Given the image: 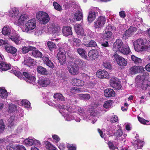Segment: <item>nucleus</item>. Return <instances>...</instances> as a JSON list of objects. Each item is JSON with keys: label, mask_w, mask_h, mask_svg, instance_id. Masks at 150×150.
<instances>
[{"label": "nucleus", "mask_w": 150, "mask_h": 150, "mask_svg": "<svg viewBox=\"0 0 150 150\" xmlns=\"http://www.w3.org/2000/svg\"><path fill=\"white\" fill-rule=\"evenodd\" d=\"M118 120V118L117 116L113 115L111 116L110 121L112 123H115L117 122Z\"/></svg>", "instance_id": "nucleus-62"}, {"label": "nucleus", "mask_w": 150, "mask_h": 150, "mask_svg": "<svg viewBox=\"0 0 150 150\" xmlns=\"http://www.w3.org/2000/svg\"><path fill=\"white\" fill-rule=\"evenodd\" d=\"M33 139H26L24 140V143L27 146H31L33 145Z\"/></svg>", "instance_id": "nucleus-51"}, {"label": "nucleus", "mask_w": 150, "mask_h": 150, "mask_svg": "<svg viewBox=\"0 0 150 150\" xmlns=\"http://www.w3.org/2000/svg\"><path fill=\"white\" fill-rule=\"evenodd\" d=\"M47 45L51 51L54 49L55 48L56 45L55 44L51 41H48L47 43Z\"/></svg>", "instance_id": "nucleus-52"}, {"label": "nucleus", "mask_w": 150, "mask_h": 150, "mask_svg": "<svg viewBox=\"0 0 150 150\" xmlns=\"http://www.w3.org/2000/svg\"><path fill=\"white\" fill-rule=\"evenodd\" d=\"M28 19V16L25 14L21 15L19 17L16 18V19L15 21V23L16 24L23 25L27 21Z\"/></svg>", "instance_id": "nucleus-17"}, {"label": "nucleus", "mask_w": 150, "mask_h": 150, "mask_svg": "<svg viewBox=\"0 0 150 150\" xmlns=\"http://www.w3.org/2000/svg\"><path fill=\"white\" fill-rule=\"evenodd\" d=\"M83 18L82 10L81 9L76 11L74 15V20L77 21H80Z\"/></svg>", "instance_id": "nucleus-33"}, {"label": "nucleus", "mask_w": 150, "mask_h": 150, "mask_svg": "<svg viewBox=\"0 0 150 150\" xmlns=\"http://www.w3.org/2000/svg\"><path fill=\"white\" fill-rule=\"evenodd\" d=\"M50 83V80L48 78L42 76L40 77L38 81V84L42 87L47 86Z\"/></svg>", "instance_id": "nucleus-18"}, {"label": "nucleus", "mask_w": 150, "mask_h": 150, "mask_svg": "<svg viewBox=\"0 0 150 150\" xmlns=\"http://www.w3.org/2000/svg\"><path fill=\"white\" fill-rule=\"evenodd\" d=\"M10 68V65L0 61V69L2 71H6L9 69Z\"/></svg>", "instance_id": "nucleus-39"}, {"label": "nucleus", "mask_w": 150, "mask_h": 150, "mask_svg": "<svg viewBox=\"0 0 150 150\" xmlns=\"http://www.w3.org/2000/svg\"><path fill=\"white\" fill-rule=\"evenodd\" d=\"M106 21V18L105 16H99L94 22V27L96 28H101L104 25Z\"/></svg>", "instance_id": "nucleus-10"}, {"label": "nucleus", "mask_w": 150, "mask_h": 150, "mask_svg": "<svg viewBox=\"0 0 150 150\" xmlns=\"http://www.w3.org/2000/svg\"><path fill=\"white\" fill-rule=\"evenodd\" d=\"M16 105L13 104H10L8 108V111L9 112H11L15 111L17 108Z\"/></svg>", "instance_id": "nucleus-53"}, {"label": "nucleus", "mask_w": 150, "mask_h": 150, "mask_svg": "<svg viewBox=\"0 0 150 150\" xmlns=\"http://www.w3.org/2000/svg\"><path fill=\"white\" fill-rule=\"evenodd\" d=\"M9 37L11 40L17 45L19 44L21 42L22 40L21 38L16 33L15 31L14 33H11Z\"/></svg>", "instance_id": "nucleus-20"}, {"label": "nucleus", "mask_w": 150, "mask_h": 150, "mask_svg": "<svg viewBox=\"0 0 150 150\" xmlns=\"http://www.w3.org/2000/svg\"><path fill=\"white\" fill-rule=\"evenodd\" d=\"M110 86L116 90L120 89L122 87L121 82L116 78L112 77L110 81Z\"/></svg>", "instance_id": "nucleus-12"}, {"label": "nucleus", "mask_w": 150, "mask_h": 150, "mask_svg": "<svg viewBox=\"0 0 150 150\" xmlns=\"http://www.w3.org/2000/svg\"><path fill=\"white\" fill-rule=\"evenodd\" d=\"M34 49L31 50V51H30L29 53L31 54L34 57H41L42 56V53L40 52L38 50H36V48L34 47Z\"/></svg>", "instance_id": "nucleus-34"}, {"label": "nucleus", "mask_w": 150, "mask_h": 150, "mask_svg": "<svg viewBox=\"0 0 150 150\" xmlns=\"http://www.w3.org/2000/svg\"><path fill=\"white\" fill-rule=\"evenodd\" d=\"M96 76L100 78H109V75L106 71L103 70H99L96 72Z\"/></svg>", "instance_id": "nucleus-24"}, {"label": "nucleus", "mask_w": 150, "mask_h": 150, "mask_svg": "<svg viewBox=\"0 0 150 150\" xmlns=\"http://www.w3.org/2000/svg\"><path fill=\"white\" fill-rule=\"evenodd\" d=\"M113 57L117 64L120 66H125L127 64V61L121 56H120L117 54H115Z\"/></svg>", "instance_id": "nucleus-14"}, {"label": "nucleus", "mask_w": 150, "mask_h": 150, "mask_svg": "<svg viewBox=\"0 0 150 150\" xmlns=\"http://www.w3.org/2000/svg\"><path fill=\"white\" fill-rule=\"evenodd\" d=\"M99 55V52L96 50H91L88 53V56L93 59L98 58Z\"/></svg>", "instance_id": "nucleus-25"}, {"label": "nucleus", "mask_w": 150, "mask_h": 150, "mask_svg": "<svg viewBox=\"0 0 150 150\" xmlns=\"http://www.w3.org/2000/svg\"><path fill=\"white\" fill-rule=\"evenodd\" d=\"M66 52L63 49L60 50L58 52L57 57L61 64L65 63L66 61Z\"/></svg>", "instance_id": "nucleus-15"}, {"label": "nucleus", "mask_w": 150, "mask_h": 150, "mask_svg": "<svg viewBox=\"0 0 150 150\" xmlns=\"http://www.w3.org/2000/svg\"><path fill=\"white\" fill-rule=\"evenodd\" d=\"M53 5L54 8L60 11L62 9V7L57 2L54 1L53 3Z\"/></svg>", "instance_id": "nucleus-57"}, {"label": "nucleus", "mask_w": 150, "mask_h": 150, "mask_svg": "<svg viewBox=\"0 0 150 150\" xmlns=\"http://www.w3.org/2000/svg\"><path fill=\"white\" fill-rule=\"evenodd\" d=\"M130 71L132 74H135L144 71V68L141 66H134L130 69Z\"/></svg>", "instance_id": "nucleus-23"}, {"label": "nucleus", "mask_w": 150, "mask_h": 150, "mask_svg": "<svg viewBox=\"0 0 150 150\" xmlns=\"http://www.w3.org/2000/svg\"><path fill=\"white\" fill-rule=\"evenodd\" d=\"M76 51L82 57L85 59L87 58V52L85 49L79 48L76 49Z\"/></svg>", "instance_id": "nucleus-30"}, {"label": "nucleus", "mask_w": 150, "mask_h": 150, "mask_svg": "<svg viewBox=\"0 0 150 150\" xmlns=\"http://www.w3.org/2000/svg\"><path fill=\"white\" fill-rule=\"evenodd\" d=\"M53 97L54 98H57L61 101L65 100V98L61 93H57L54 95Z\"/></svg>", "instance_id": "nucleus-48"}, {"label": "nucleus", "mask_w": 150, "mask_h": 150, "mask_svg": "<svg viewBox=\"0 0 150 150\" xmlns=\"http://www.w3.org/2000/svg\"><path fill=\"white\" fill-rule=\"evenodd\" d=\"M103 66L105 68L110 69L112 68V66L110 63L108 62H105L103 63Z\"/></svg>", "instance_id": "nucleus-61"}, {"label": "nucleus", "mask_w": 150, "mask_h": 150, "mask_svg": "<svg viewBox=\"0 0 150 150\" xmlns=\"http://www.w3.org/2000/svg\"><path fill=\"white\" fill-rule=\"evenodd\" d=\"M5 49L8 52L12 54L13 56H16L17 50L14 47L10 45H6L5 46Z\"/></svg>", "instance_id": "nucleus-28"}, {"label": "nucleus", "mask_w": 150, "mask_h": 150, "mask_svg": "<svg viewBox=\"0 0 150 150\" xmlns=\"http://www.w3.org/2000/svg\"><path fill=\"white\" fill-rule=\"evenodd\" d=\"M142 19L141 18H136L134 21V24H135L136 26L140 25L142 23Z\"/></svg>", "instance_id": "nucleus-59"}, {"label": "nucleus", "mask_w": 150, "mask_h": 150, "mask_svg": "<svg viewBox=\"0 0 150 150\" xmlns=\"http://www.w3.org/2000/svg\"><path fill=\"white\" fill-rule=\"evenodd\" d=\"M81 91L82 90L81 88H79L72 87L70 89V92L73 93L81 92Z\"/></svg>", "instance_id": "nucleus-49"}, {"label": "nucleus", "mask_w": 150, "mask_h": 150, "mask_svg": "<svg viewBox=\"0 0 150 150\" xmlns=\"http://www.w3.org/2000/svg\"><path fill=\"white\" fill-rule=\"evenodd\" d=\"M112 100H110L106 101L103 104V107L105 108H109L112 106Z\"/></svg>", "instance_id": "nucleus-47"}, {"label": "nucleus", "mask_w": 150, "mask_h": 150, "mask_svg": "<svg viewBox=\"0 0 150 150\" xmlns=\"http://www.w3.org/2000/svg\"><path fill=\"white\" fill-rule=\"evenodd\" d=\"M137 31V29L136 28L133 27H130L127 30H126L123 35V38L126 39L131 36L134 32Z\"/></svg>", "instance_id": "nucleus-19"}, {"label": "nucleus", "mask_w": 150, "mask_h": 150, "mask_svg": "<svg viewBox=\"0 0 150 150\" xmlns=\"http://www.w3.org/2000/svg\"><path fill=\"white\" fill-rule=\"evenodd\" d=\"M119 51L124 54H127L131 52L130 49L127 44L123 45Z\"/></svg>", "instance_id": "nucleus-31"}, {"label": "nucleus", "mask_w": 150, "mask_h": 150, "mask_svg": "<svg viewBox=\"0 0 150 150\" xmlns=\"http://www.w3.org/2000/svg\"><path fill=\"white\" fill-rule=\"evenodd\" d=\"M67 68L69 71L72 75H75L79 72V67L76 64L74 63L73 64L69 65Z\"/></svg>", "instance_id": "nucleus-16"}, {"label": "nucleus", "mask_w": 150, "mask_h": 150, "mask_svg": "<svg viewBox=\"0 0 150 150\" xmlns=\"http://www.w3.org/2000/svg\"><path fill=\"white\" fill-rule=\"evenodd\" d=\"M32 32H33L34 34L36 36H38L42 34V32L41 31L38 29H34L33 30H32Z\"/></svg>", "instance_id": "nucleus-60"}, {"label": "nucleus", "mask_w": 150, "mask_h": 150, "mask_svg": "<svg viewBox=\"0 0 150 150\" xmlns=\"http://www.w3.org/2000/svg\"><path fill=\"white\" fill-rule=\"evenodd\" d=\"M78 112L80 115L83 116L84 120L88 121L91 120L93 124L97 120V117L96 116V113L94 111L92 112L89 111H85L84 109L80 108L78 109Z\"/></svg>", "instance_id": "nucleus-2"}, {"label": "nucleus", "mask_w": 150, "mask_h": 150, "mask_svg": "<svg viewBox=\"0 0 150 150\" xmlns=\"http://www.w3.org/2000/svg\"><path fill=\"white\" fill-rule=\"evenodd\" d=\"M2 33L5 35H7L10 36L11 33H14L15 30H11L8 26H4L2 30Z\"/></svg>", "instance_id": "nucleus-27"}, {"label": "nucleus", "mask_w": 150, "mask_h": 150, "mask_svg": "<svg viewBox=\"0 0 150 150\" xmlns=\"http://www.w3.org/2000/svg\"><path fill=\"white\" fill-rule=\"evenodd\" d=\"M42 59L44 63L50 68H53L54 67V65L51 61L49 59V58L46 56H44L42 57Z\"/></svg>", "instance_id": "nucleus-35"}, {"label": "nucleus", "mask_w": 150, "mask_h": 150, "mask_svg": "<svg viewBox=\"0 0 150 150\" xmlns=\"http://www.w3.org/2000/svg\"><path fill=\"white\" fill-rule=\"evenodd\" d=\"M14 74L18 78L21 79L22 77L24 76L27 79V81L32 83L35 82L36 81V78L35 77L29 74L28 72H23V74L21 72L17 70L13 71Z\"/></svg>", "instance_id": "nucleus-4"}, {"label": "nucleus", "mask_w": 150, "mask_h": 150, "mask_svg": "<svg viewBox=\"0 0 150 150\" xmlns=\"http://www.w3.org/2000/svg\"><path fill=\"white\" fill-rule=\"evenodd\" d=\"M21 104L28 109H29L30 107V102L26 100H23L21 102Z\"/></svg>", "instance_id": "nucleus-45"}, {"label": "nucleus", "mask_w": 150, "mask_h": 150, "mask_svg": "<svg viewBox=\"0 0 150 150\" xmlns=\"http://www.w3.org/2000/svg\"><path fill=\"white\" fill-rule=\"evenodd\" d=\"M123 45L122 41L120 39H117L116 41L114 43L113 45V50L114 51H119L121 49Z\"/></svg>", "instance_id": "nucleus-22"}, {"label": "nucleus", "mask_w": 150, "mask_h": 150, "mask_svg": "<svg viewBox=\"0 0 150 150\" xmlns=\"http://www.w3.org/2000/svg\"><path fill=\"white\" fill-rule=\"evenodd\" d=\"M78 7V5L76 2L73 0H65L64 1V4L63 7L65 9L70 8L71 7L76 8Z\"/></svg>", "instance_id": "nucleus-13"}, {"label": "nucleus", "mask_w": 150, "mask_h": 150, "mask_svg": "<svg viewBox=\"0 0 150 150\" xmlns=\"http://www.w3.org/2000/svg\"><path fill=\"white\" fill-rule=\"evenodd\" d=\"M138 119L139 121L142 124L146 125H150V123H149L148 121L145 120L143 118H141L139 116H138Z\"/></svg>", "instance_id": "nucleus-55"}, {"label": "nucleus", "mask_w": 150, "mask_h": 150, "mask_svg": "<svg viewBox=\"0 0 150 150\" xmlns=\"http://www.w3.org/2000/svg\"><path fill=\"white\" fill-rule=\"evenodd\" d=\"M104 95L106 97H114L115 95V92L111 88H107L104 91Z\"/></svg>", "instance_id": "nucleus-29"}, {"label": "nucleus", "mask_w": 150, "mask_h": 150, "mask_svg": "<svg viewBox=\"0 0 150 150\" xmlns=\"http://www.w3.org/2000/svg\"><path fill=\"white\" fill-rule=\"evenodd\" d=\"M36 16L40 23L43 24L47 23L50 20L47 13L43 11H39L37 13Z\"/></svg>", "instance_id": "nucleus-5"}, {"label": "nucleus", "mask_w": 150, "mask_h": 150, "mask_svg": "<svg viewBox=\"0 0 150 150\" xmlns=\"http://www.w3.org/2000/svg\"><path fill=\"white\" fill-rule=\"evenodd\" d=\"M99 9L97 8H91L89 10L88 17V21L89 22L93 21L98 15Z\"/></svg>", "instance_id": "nucleus-9"}, {"label": "nucleus", "mask_w": 150, "mask_h": 150, "mask_svg": "<svg viewBox=\"0 0 150 150\" xmlns=\"http://www.w3.org/2000/svg\"><path fill=\"white\" fill-rule=\"evenodd\" d=\"M97 46V44L96 42L94 40H91L88 43L87 45V47H95Z\"/></svg>", "instance_id": "nucleus-58"}, {"label": "nucleus", "mask_w": 150, "mask_h": 150, "mask_svg": "<svg viewBox=\"0 0 150 150\" xmlns=\"http://www.w3.org/2000/svg\"><path fill=\"white\" fill-rule=\"evenodd\" d=\"M35 61L33 59H32L30 57L25 58L24 63V64L27 65L29 67L33 66L35 64Z\"/></svg>", "instance_id": "nucleus-36"}, {"label": "nucleus", "mask_w": 150, "mask_h": 150, "mask_svg": "<svg viewBox=\"0 0 150 150\" xmlns=\"http://www.w3.org/2000/svg\"><path fill=\"white\" fill-rule=\"evenodd\" d=\"M74 28L75 31L78 35L82 36L85 35L81 25L79 24H76Z\"/></svg>", "instance_id": "nucleus-26"}, {"label": "nucleus", "mask_w": 150, "mask_h": 150, "mask_svg": "<svg viewBox=\"0 0 150 150\" xmlns=\"http://www.w3.org/2000/svg\"><path fill=\"white\" fill-rule=\"evenodd\" d=\"M132 60L134 61L136 64H139L142 62L141 59L139 58L135 57L134 55L131 56Z\"/></svg>", "instance_id": "nucleus-46"}, {"label": "nucleus", "mask_w": 150, "mask_h": 150, "mask_svg": "<svg viewBox=\"0 0 150 150\" xmlns=\"http://www.w3.org/2000/svg\"><path fill=\"white\" fill-rule=\"evenodd\" d=\"M44 144L47 149L49 150H56L57 148L50 142L46 141L45 142Z\"/></svg>", "instance_id": "nucleus-42"}, {"label": "nucleus", "mask_w": 150, "mask_h": 150, "mask_svg": "<svg viewBox=\"0 0 150 150\" xmlns=\"http://www.w3.org/2000/svg\"><path fill=\"white\" fill-rule=\"evenodd\" d=\"M133 44L135 50L137 52L143 51L145 47L144 41L142 39H137L134 42Z\"/></svg>", "instance_id": "nucleus-11"}, {"label": "nucleus", "mask_w": 150, "mask_h": 150, "mask_svg": "<svg viewBox=\"0 0 150 150\" xmlns=\"http://www.w3.org/2000/svg\"><path fill=\"white\" fill-rule=\"evenodd\" d=\"M71 29V27H64L62 30L63 35L64 36H67L71 35L72 33Z\"/></svg>", "instance_id": "nucleus-32"}, {"label": "nucleus", "mask_w": 150, "mask_h": 150, "mask_svg": "<svg viewBox=\"0 0 150 150\" xmlns=\"http://www.w3.org/2000/svg\"><path fill=\"white\" fill-rule=\"evenodd\" d=\"M148 75V73H144L142 76H137L135 80L136 86L138 87H141L144 90L146 89L148 86L146 79Z\"/></svg>", "instance_id": "nucleus-3"}, {"label": "nucleus", "mask_w": 150, "mask_h": 150, "mask_svg": "<svg viewBox=\"0 0 150 150\" xmlns=\"http://www.w3.org/2000/svg\"><path fill=\"white\" fill-rule=\"evenodd\" d=\"M72 83L75 86H82L84 84V82L80 79L74 78L72 80Z\"/></svg>", "instance_id": "nucleus-38"}, {"label": "nucleus", "mask_w": 150, "mask_h": 150, "mask_svg": "<svg viewBox=\"0 0 150 150\" xmlns=\"http://www.w3.org/2000/svg\"><path fill=\"white\" fill-rule=\"evenodd\" d=\"M116 30V27L112 25L109 24L105 28L103 31V37L107 39H110L111 38L112 35V32Z\"/></svg>", "instance_id": "nucleus-6"}, {"label": "nucleus", "mask_w": 150, "mask_h": 150, "mask_svg": "<svg viewBox=\"0 0 150 150\" xmlns=\"http://www.w3.org/2000/svg\"><path fill=\"white\" fill-rule=\"evenodd\" d=\"M122 134L123 132L120 129H118L117 131L114 133L115 135L117 137H120Z\"/></svg>", "instance_id": "nucleus-64"}, {"label": "nucleus", "mask_w": 150, "mask_h": 150, "mask_svg": "<svg viewBox=\"0 0 150 150\" xmlns=\"http://www.w3.org/2000/svg\"><path fill=\"white\" fill-rule=\"evenodd\" d=\"M25 31L27 33H30L35 28L36 26L35 21V19L28 20L25 23Z\"/></svg>", "instance_id": "nucleus-7"}, {"label": "nucleus", "mask_w": 150, "mask_h": 150, "mask_svg": "<svg viewBox=\"0 0 150 150\" xmlns=\"http://www.w3.org/2000/svg\"><path fill=\"white\" fill-rule=\"evenodd\" d=\"M15 117L13 116L11 117L8 120V127H11L15 124Z\"/></svg>", "instance_id": "nucleus-43"}, {"label": "nucleus", "mask_w": 150, "mask_h": 150, "mask_svg": "<svg viewBox=\"0 0 150 150\" xmlns=\"http://www.w3.org/2000/svg\"><path fill=\"white\" fill-rule=\"evenodd\" d=\"M19 11L16 8H11L9 11V14L10 16L15 21L16 18L19 17Z\"/></svg>", "instance_id": "nucleus-21"}, {"label": "nucleus", "mask_w": 150, "mask_h": 150, "mask_svg": "<svg viewBox=\"0 0 150 150\" xmlns=\"http://www.w3.org/2000/svg\"><path fill=\"white\" fill-rule=\"evenodd\" d=\"M34 49V48L32 46H24L21 49L23 53L25 54L28 52Z\"/></svg>", "instance_id": "nucleus-44"}, {"label": "nucleus", "mask_w": 150, "mask_h": 150, "mask_svg": "<svg viewBox=\"0 0 150 150\" xmlns=\"http://www.w3.org/2000/svg\"><path fill=\"white\" fill-rule=\"evenodd\" d=\"M133 143L135 149L141 148L143 145V142L139 139L134 140Z\"/></svg>", "instance_id": "nucleus-37"}, {"label": "nucleus", "mask_w": 150, "mask_h": 150, "mask_svg": "<svg viewBox=\"0 0 150 150\" xmlns=\"http://www.w3.org/2000/svg\"><path fill=\"white\" fill-rule=\"evenodd\" d=\"M79 97L82 100H88L91 98V96L89 94H79Z\"/></svg>", "instance_id": "nucleus-50"}, {"label": "nucleus", "mask_w": 150, "mask_h": 150, "mask_svg": "<svg viewBox=\"0 0 150 150\" xmlns=\"http://www.w3.org/2000/svg\"><path fill=\"white\" fill-rule=\"evenodd\" d=\"M102 47L101 48L105 51L107 52L108 50L107 49L105 48L106 47H109V45L108 44V42L107 41H106L105 42H103L101 44Z\"/></svg>", "instance_id": "nucleus-56"}, {"label": "nucleus", "mask_w": 150, "mask_h": 150, "mask_svg": "<svg viewBox=\"0 0 150 150\" xmlns=\"http://www.w3.org/2000/svg\"><path fill=\"white\" fill-rule=\"evenodd\" d=\"M5 125L2 120H0V132L2 133L4 130Z\"/></svg>", "instance_id": "nucleus-63"}, {"label": "nucleus", "mask_w": 150, "mask_h": 150, "mask_svg": "<svg viewBox=\"0 0 150 150\" xmlns=\"http://www.w3.org/2000/svg\"><path fill=\"white\" fill-rule=\"evenodd\" d=\"M38 72L43 75H47L48 74V71L46 69L41 66H38L37 68Z\"/></svg>", "instance_id": "nucleus-41"}, {"label": "nucleus", "mask_w": 150, "mask_h": 150, "mask_svg": "<svg viewBox=\"0 0 150 150\" xmlns=\"http://www.w3.org/2000/svg\"><path fill=\"white\" fill-rule=\"evenodd\" d=\"M138 119L139 121L142 124L146 125H150V123H149L148 121L145 120L143 118H141L139 116H138Z\"/></svg>", "instance_id": "nucleus-54"}, {"label": "nucleus", "mask_w": 150, "mask_h": 150, "mask_svg": "<svg viewBox=\"0 0 150 150\" xmlns=\"http://www.w3.org/2000/svg\"><path fill=\"white\" fill-rule=\"evenodd\" d=\"M61 30L60 28L57 26L53 23H50L47 28L44 30L45 32L48 34L58 33Z\"/></svg>", "instance_id": "nucleus-8"}, {"label": "nucleus", "mask_w": 150, "mask_h": 150, "mask_svg": "<svg viewBox=\"0 0 150 150\" xmlns=\"http://www.w3.org/2000/svg\"><path fill=\"white\" fill-rule=\"evenodd\" d=\"M61 107L62 108L59 110V112L66 120L69 121L75 120L77 122H80V119L77 117L78 114L73 112L71 108L66 105H63Z\"/></svg>", "instance_id": "nucleus-1"}, {"label": "nucleus", "mask_w": 150, "mask_h": 150, "mask_svg": "<svg viewBox=\"0 0 150 150\" xmlns=\"http://www.w3.org/2000/svg\"><path fill=\"white\" fill-rule=\"evenodd\" d=\"M8 93L4 88H0V96L2 98H6L8 96Z\"/></svg>", "instance_id": "nucleus-40"}]
</instances>
